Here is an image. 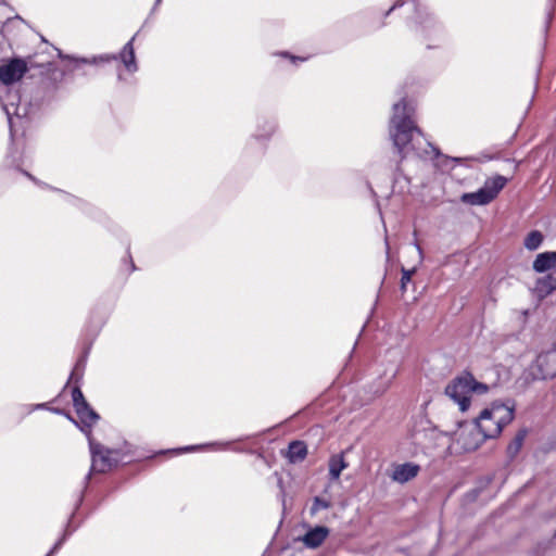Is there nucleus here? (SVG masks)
Masks as SVG:
<instances>
[{
	"mask_svg": "<svg viewBox=\"0 0 556 556\" xmlns=\"http://www.w3.org/2000/svg\"><path fill=\"white\" fill-rule=\"evenodd\" d=\"M415 108L405 98L400 99L392 105V116L389 124V135L394 150L399 156L394 167V181L402 176L401 162L414 156L419 160L444 159L455 163H462L463 157H450L444 155L440 149L425 138L421 129L416 125L413 117Z\"/></svg>",
	"mask_w": 556,
	"mask_h": 556,
	"instance_id": "1",
	"label": "nucleus"
},
{
	"mask_svg": "<svg viewBox=\"0 0 556 556\" xmlns=\"http://www.w3.org/2000/svg\"><path fill=\"white\" fill-rule=\"evenodd\" d=\"M260 433L255 434H249L244 437H240L233 441H226V442H212L207 444H201V445H187L182 447H175V448H167V450H160L151 455H144L138 447L132 445L131 443L125 441L122 446L116 448H110L101 444L100 442H97L92 437L88 438V444L91 455V467L89 472L86 475L83 486L80 490H85V493L87 492V489L89 486V482L91 479V476L93 473H105L119 465H126L130 464L136 460L141 459H153L156 456L160 455H180L182 453L187 452H194L202 450L207 446H218L222 450L229 448L230 445L236 443H250V444H256L258 440Z\"/></svg>",
	"mask_w": 556,
	"mask_h": 556,
	"instance_id": "2",
	"label": "nucleus"
},
{
	"mask_svg": "<svg viewBox=\"0 0 556 556\" xmlns=\"http://www.w3.org/2000/svg\"><path fill=\"white\" fill-rule=\"evenodd\" d=\"M40 85L37 93L28 103H22L21 96L17 92H9L7 99L0 97L2 109L7 115L10 134L13 137L17 132V127H25L31 118L38 113L43 102L53 100L60 84L63 81L65 73L58 68L55 64L42 65Z\"/></svg>",
	"mask_w": 556,
	"mask_h": 556,
	"instance_id": "3",
	"label": "nucleus"
},
{
	"mask_svg": "<svg viewBox=\"0 0 556 556\" xmlns=\"http://www.w3.org/2000/svg\"><path fill=\"white\" fill-rule=\"evenodd\" d=\"M516 403L514 400H496L490 407L481 410L478 417L473 419L472 431L478 437L473 442H465L466 450L478 448L485 440L497 438L503 429L515 418Z\"/></svg>",
	"mask_w": 556,
	"mask_h": 556,
	"instance_id": "4",
	"label": "nucleus"
},
{
	"mask_svg": "<svg viewBox=\"0 0 556 556\" xmlns=\"http://www.w3.org/2000/svg\"><path fill=\"white\" fill-rule=\"evenodd\" d=\"M412 2L414 8V31L421 37L427 49H441L445 42L446 34L443 24L431 13L428 8L417 3L416 0H395L383 13L388 17L392 12Z\"/></svg>",
	"mask_w": 556,
	"mask_h": 556,
	"instance_id": "5",
	"label": "nucleus"
},
{
	"mask_svg": "<svg viewBox=\"0 0 556 556\" xmlns=\"http://www.w3.org/2000/svg\"><path fill=\"white\" fill-rule=\"evenodd\" d=\"M489 390V384L478 381L471 371L464 370L446 384L444 394L456 403L460 412L464 413L471 405V394L483 395Z\"/></svg>",
	"mask_w": 556,
	"mask_h": 556,
	"instance_id": "6",
	"label": "nucleus"
},
{
	"mask_svg": "<svg viewBox=\"0 0 556 556\" xmlns=\"http://www.w3.org/2000/svg\"><path fill=\"white\" fill-rule=\"evenodd\" d=\"M138 34H135L122 48L119 53H104L93 55L91 58H76L73 55L64 54L61 50L56 49L58 56L62 60H68L74 63V70H78L81 65H100L110 63L112 61H121L129 74H134L138 71V63L136 60V53L134 42Z\"/></svg>",
	"mask_w": 556,
	"mask_h": 556,
	"instance_id": "7",
	"label": "nucleus"
},
{
	"mask_svg": "<svg viewBox=\"0 0 556 556\" xmlns=\"http://www.w3.org/2000/svg\"><path fill=\"white\" fill-rule=\"evenodd\" d=\"M556 377V344L552 349L541 352L525 370L527 382L553 379Z\"/></svg>",
	"mask_w": 556,
	"mask_h": 556,
	"instance_id": "8",
	"label": "nucleus"
},
{
	"mask_svg": "<svg viewBox=\"0 0 556 556\" xmlns=\"http://www.w3.org/2000/svg\"><path fill=\"white\" fill-rule=\"evenodd\" d=\"M507 184V178L495 175L485 180L483 186L475 192H465L460 201L469 205H486L491 203Z\"/></svg>",
	"mask_w": 556,
	"mask_h": 556,
	"instance_id": "9",
	"label": "nucleus"
},
{
	"mask_svg": "<svg viewBox=\"0 0 556 556\" xmlns=\"http://www.w3.org/2000/svg\"><path fill=\"white\" fill-rule=\"evenodd\" d=\"M46 64H53L50 61L42 62L40 64H37L34 60L25 61L21 58H13L10 59L7 63L2 64L0 66V81L9 87L18 80H21L24 75L31 71V70H39V74L41 75V72L45 71L42 68V65Z\"/></svg>",
	"mask_w": 556,
	"mask_h": 556,
	"instance_id": "10",
	"label": "nucleus"
},
{
	"mask_svg": "<svg viewBox=\"0 0 556 556\" xmlns=\"http://www.w3.org/2000/svg\"><path fill=\"white\" fill-rule=\"evenodd\" d=\"M103 324L104 323L102 321L99 326H97L94 328H92L91 325L88 326V328H87L88 341L84 343L83 351L75 362V365L70 374L66 386L68 383L80 384L84 374H85L87 361H88V357H89V354H90V351L92 348V343H93L94 339L97 338L98 333L100 332V329L102 328Z\"/></svg>",
	"mask_w": 556,
	"mask_h": 556,
	"instance_id": "11",
	"label": "nucleus"
},
{
	"mask_svg": "<svg viewBox=\"0 0 556 556\" xmlns=\"http://www.w3.org/2000/svg\"><path fill=\"white\" fill-rule=\"evenodd\" d=\"M277 129L278 122L275 117L261 115L256 118L255 129L251 135L250 142H257L261 153L264 154Z\"/></svg>",
	"mask_w": 556,
	"mask_h": 556,
	"instance_id": "12",
	"label": "nucleus"
},
{
	"mask_svg": "<svg viewBox=\"0 0 556 556\" xmlns=\"http://www.w3.org/2000/svg\"><path fill=\"white\" fill-rule=\"evenodd\" d=\"M75 412L77 414V421L79 424V427L77 428L87 437V439L91 438V428L100 419V415L90 406L88 402L75 408Z\"/></svg>",
	"mask_w": 556,
	"mask_h": 556,
	"instance_id": "13",
	"label": "nucleus"
},
{
	"mask_svg": "<svg viewBox=\"0 0 556 556\" xmlns=\"http://www.w3.org/2000/svg\"><path fill=\"white\" fill-rule=\"evenodd\" d=\"M330 533V530L326 526L317 525L311 527L300 540L303 544L311 549H316L323 545Z\"/></svg>",
	"mask_w": 556,
	"mask_h": 556,
	"instance_id": "14",
	"label": "nucleus"
},
{
	"mask_svg": "<svg viewBox=\"0 0 556 556\" xmlns=\"http://www.w3.org/2000/svg\"><path fill=\"white\" fill-rule=\"evenodd\" d=\"M420 466L416 463L406 462L394 466L391 473V479L400 484L407 483L418 476L420 472Z\"/></svg>",
	"mask_w": 556,
	"mask_h": 556,
	"instance_id": "15",
	"label": "nucleus"
},
{
	"mask_svg": "<svg viewBox=\"0 0 556 556\" xmlns=\"http://www.w3.org/2000/svg\"><path fill=\"white\" fill-rule=\"evenodd\" d=\"M85 495H86L85 494V490H79L76 493V498H75L73 510H72V513L68 516V519L66 521L65 528H64L63 533L61 535L65 540H67L80 527V525L83 523V521H80L77 525H74V519H75L78 510L80 509L81 505L84 504Z\"/></svg>",
	"mask_w": 556,
	"mask_h": 556,
	"instance_id": "16",
	"label": "nucleus"
},
{
	"mask_svg": "<svg viewBox=\"0 0 556 556\" xmlns=\"http://www.w3.org/2000/svg\"><path fill=\"white\" fill-rule=\"evenodd\" d=\"M556 267V251H545L536 254L532 268L535 273L543 274Z\"/></svg>",
	"mask_w": 556,
	"mask_h": 556,
	"instance_id": "17",
	"label": "nucleus"
},
{
	"mask_svg": "<svg viewBox=\"0 0 556 556\" xmlns=\"http://www.w3.org/2000/svg\"><path fill=\"white\" fill-rule=\"evenodd\" d=\"M329 478L331 481L339 480L342 471L348 468L349 464L344 458V453L331 455L329 458Z\"/></svg>",
	"mask_w": 556,
	"mask_h": 556,
	"instance_id": "18",
	"label": "nucleus"
},
{
	"mask_svg": "<svg viewBox=\"0 0 556 556\" xmlns=\"http://www.w3.org/2000/svg\"><path fill=\"white\" fill-rule=\"evenodd\" d=\"M307 455V446L303 441L294 440L288 445L287 458L291 464L302 462Z\"/></svg>",
	"mask_w": 556,
	"mask_h": 556,
	"instance_id": "19",
	"label": "nucleus"
},
{
	"mask_svg": "<svg viewBox=\"0 0 556 556\" xmlns=\"http://www.w3.org/2000/svg\"><path fill=\"white\" fill-rule=\"evenodd\" d=\"M527 434L528 429L521 428L517 431L515 438L509 442L506 448L507 457L509 459H514L518 455L523 445Z\"/></svg>",
	"mask_w": 556,
	"mask_h": 556,
	"instance_id": "20",
	"label": "nucleus"
},
{
	"mask_svg": "<svg viewBox=\"0 0 556 556\" xmlns=\"http://www.w3.org/2000/svg\"><path fill=\"white\" fill-rule=\"evenodd\" d=\"M18 22H24V21L21 16L16 15L13 18H8L7 22L3 23V25L1 26V29H0V53H5L8 51V49L11 48V45H10V41L8 38V33L10 30V28L15 23H18Z\"/></svg>",
	"mask_w": 556,
	"mask_h": 556,
	"instance_id": "21",
	"label": "nucleus"
},
{
	"mask_svg": "<svg viewBox=\"0 0 556 556\" xmlns=\"http://www.w3.org/2000/svg\"><path fill=\"white\" fill-rule=\"evenodd\" d=\"M535 289L539 294L547 296L556 291V277L553 275H546L536 280Z\"/></svg>",
	"mask_w": 556,
	"mask_h": 556,
	"instance_id": "22",
	"label": "nucleus"
},
{
	"mask_svg": "<svg viewBox=\"0 0 556 556\" xmlns=\"http://www.w3.org/2000/svg\"><path fill=\"white\" fill-rule=\"evenodd\" d=\"M64 201L73 206L78 207L89 216H93L98 212V210L90 203L68 193H64Z\"/></svg>",
	"mask_w": 556,
	"mask_h": 556,
	"instance_id": "23",
	"label": "nucleus"
},
{
	"mask_svg": "<svg viewBox=\"0 0 556 556\" xmlns=\"http://www.w3.org/2000/svg\"><path fill=\"white\" fill-rule=\"evenodd\" d=\"M544 236L540 230H531L525 238L523 245L529 251L538 250L543 243Z\"/></svg>",
	"mask_w": 556,
	"mask_h": 556,
	"instance_id": "24",
	"label": "nucleus"
},
{
	"mask_svg": "<svg viewBox=\"0 0 556 556\" xmlns=\"http://www.w3.org/2000/svg\"><path fill=\"white\" fill-rule=\"evenodd\" d=\"M332 505L331 501L321 496H314L312 506L309 507V515L315 516L321 509H328Z\"/></svg>",
	"mask_w": 556,
	"mask_h": 556,
	"instance_id": "25",
	"label": "nucleus"
},
{
	"mask_svg": "<svg viewBox=\"0 0 556 556\" xmlns=\"http://www.w3.org/2000/svg\"><path fill=\"white\" fill-rule=\"evenodd\" d=\"M72 401L74 408H77L78 406H81L87 403V400L85 399V395L81 391L80 384L76 383L72 388Z\"/></svg>",
	"mask_w": 556,
	"mask_h": 556,
	"instance_id": "26",
	"label": "nucleus"
},
{
	"mask_svg": "<svg viewBox=\"0 0 556 556\" xmlns=\"http://www.w3.org/2000/svg\"><path fill=\"white\" fill-rule=\"evenodd\" d=\"M402 277H401V283H400V290L402 293H405L407 290L408 283L412 282L413 275L416 273V268L406 269L405 267H402Z\"/></svg>",
	"mask_w": 556,
	"mask_h": 556,
	"instance_id": "27",
	"label": "nucleus"
},
{
	"mask_svg": "<svg viewBox=\"0 0 556 556\" xmlns=\"http://www.w3.org/2000/svg\"><path fill=\"white\" fill-rule=\"evenodd\" d=\"M275 55L287 59L294 65H298L299 63H302L306 60V58L294 55L288 51H280V52L275 53Z\"/></svg>",
	"mask_w": 556,
	"mask_h": 556,
	"instance_id": "28",
	"label": "nucleus"
},
{
	"mask_svg": "<svg viewBox=\"0 0 556 556\" xmlns=\"http://www.w3.org/2000/svg\"><path fill=\"white\" fill-rule=\"evenodd\" d=\"M33 409H36V410H49V412H51L53 414H63V408L51 407L49 405V403H38V404H35Z\"/></svg>",
	"mask_w": 556,
	"mask_h": 556,
	"instance_id": "29",
	"label": "nucleus"
},
{
	"mask_svg": "<svg viewBox=\"0 0 556 556\" xmlns=\"http://www.w3.org/2000/svg\"><path fill=\"white\" fill-rule=\"evenodd\" d=\"M420 422L426 425L424 427V430H427V429L435 430L437 429L435 426L432 425L431 420L428 419L427 417L421 418Z\"/></svg>",
	"mask_w": 556,
	"mask_h": 556,
	"instance_id": "30",
	"label": "nucleus"
},
{
	"mask_svg": "<svg viewBox=\"0 0 556 556\" xmlns=\"http://www.w3.org/2000/svg\"><path fill=\"white\" fill-rule=\"evenodd\" d=\"M63 417H66L71 422H73L76 427H79V424L77 421V419H75L68 412H65L63 409Z\"/></svg>",
	"mask_w": 556,
	"mask_h": 556,
	"instance_id": "31",
	"label": "nucleus"
},
{
	"mask_svg": "<svg viewBox=\"0 0 556 556\" xmlns=\"http://www.w3.org/2000/svg\"><path fill=\"white\" fill-rule=\"evenodd\" d=\"M5 163L8 166L15 167L16 169H18V164L10 155L7 156Z\"/></svg>",
	"mask_w": 556,
	"mask_h": 556,
	"instance_id": "32",
	"label": "nucleus"
},
{
	"mask_svg": "<svg viewBox=\"0 0 556 556\" xmlns=\"http://www.w3.org/2000/svg\"><path fill=\"white\" fill-rule=\"evenodd\" d=\"M480 493V490L479 489H473L472 491L468 492L467 493V496L470 498V500H476L478 497Z\"/></svg>",
	"mask_w": 556,
	"mask_h": 556,
	"instance_id": "33",
	"label": "nucleus"
},
{
	"mask_svg": "<svg viewBox=\"0 0 556 556\" xmlns=\"http://www.w3.org/2000/svg\"><path fill=\"white\" fill-rule=\"evenodd\" d=\"M232 450L237 453H252L251 448H245L241 446H235Z\"/></svg>",
	"mask_w": 556,
	"mask_h": 556,
	"instance_id": "34",
	"label": "nucleus"
},
{
	"mask_svg": "<svg viewBox=\"0 0 556 556\" xmlns=\"http://www.w3.org/2000/svg\"><path fill=\"white\" fill-rule=\"evenodd\" d=\"M35 406V404H27V405H24L23 406V409H24V413L25 414H31L33 412H35L36 409H33V407Z\"/></svg>",
	"mask_w": 556,
	"mask_h": 556,
	"instance_id": "35",
	"label": "nucleus"
},
{
	"mask_svg": "<svg viewBox=\"0 0 556 556\" xmlns=\"http://www.w3.org/2000/svg\"><path fill=\"white\" fill-rule=\"evenodd\" d=\"M65 542H66V540L64 538L60 536L59 540L53 544V546H55L56 548L60 549Z\"/></svg>",
	"mask_w": 556,
	"mask_h": 556,
	"instance_id": "36",
	"label": "nucleus"
},
{
	"mask_svg": "<svg viewBox=\"0 0 556 556\" xmlns=\"http://www.w3.org/2000/svg\"><path fill=\"white\" fill-rule=\"evenodd\" d=\"M552 18H553V12H552V10H551V11H548V13H547L546 24H545V30H547V28L549 27V24H551V22H552Z\"/></svg>",
	"mask_w": 556,
	"mask_h": 556,
	"instance_id": "37",
	"label": "nucleus"
},
{
	"mask_svg": "<svg viewBox=\"0 0 556 556\" xmlns=\"http://www.w3.org/2000/svg\"><path fill=\"white\" fill-rule=\"evenodd\" d=\"M60 549L55 546H52L50 551L46 554V556H54Z\"/></svg>",
	"mask_w": 556,
	"mask_h": 556,
	"instance_id": "38",
	"label": "nucleus"
},
{
	"mask_svg": "<svg viewBox=\"0 0 556 556\" xmlns=\"http://www.w3.org/2000/svg\"><path fill=\"white\" fill-rule=\"evenodd\" d=\"M128 258H129L128 261H129V265H130V271L136 270V265H135V263H134V261H132L131 256H130V255H128Z\"/></svg>",
	"mask_w": 556,
	"mask_h": 556,
	"instance_id": "39",
	"label": "nucleus"
},
{
	"mask_svg": "<svg viewBox=\"0 0 556 556\" xmlns=\"http://www.w3.org/2000/svg\"><path fill=\"white\" fill-rule=\"evenodd\" d=\"M23 174H24L25 176H27L29 179H31V180H34V181H35V177H34V176H31L28 172H23Z\"/></svg>",
	"mask_w": 556,
	"mask_h": 556,
	"instance_id": "40",
	"label": "nucleus"
},
{
	"mask_svg": "<svg viewBox=\"0 0 556 556\" xmlns=\"http://www.w3.org/2000/svg\"><path fill=\"white\" fill-rule=\"evenodd\" d=\"M367 187H368V189L370 190L371 194H374V195H375L376 193H375V191H374V189H372L371 185H370L368 181H367Z\"/></svg>",
	"mask_w": 556,
	"mask_h": 556,
	"instance_id": "41",
	"label": "nucleus"
},
{
	"mask_svg": "<svg viewBox=\"0 0 556 556\" xmlns=\"http://www.w3.org/2000/svg\"><path fill=\"white\" fill-rule=\"evenodd\" d=\"M162 2V0H155V3H154V7L152 9V11H154L156 9V7Z\"/></svg>",
	"mask_w": 556,
	"mask_h": 556,
	"instance_id": "42",
	"label": "nucleus"
},
{
	"mask_svg": "<svg viewBox=\"0 0 556 556\" xmlns=\"http://www.w3.org/2000/svg\"><path fill=\"white\" fill-rule=\"evenodd\" d=\"M415 247H416V249L418 250V252L421 254V253H422V250H421L420 245H419L418 243H415Z\"/></svg>",
	"mask_w": 556,
	"mask_h": 556,
	"instance_id": "43",
	"label": "nucleus"
},
{
	"mask_svg": "<svg viewBox=\"0 0 556 556\" xmlns=\"http://www.w3.org/2000/svg\"><path fill=\"white\" fill-rule=\"evenodd\" d=\"M483 425H488L489 427H493L492 421H482Z\"/></svg>",
	"mask_w": 556,
	"mask_h": 556,
	"instance_id": "44",
	"label": "nucleus"
},
{
	"mask_svg": "<svg viewBox=\"0 0 556 556\" xmlns=\"http://www.w3.org/2000/svg\"><path fill=\"white\" fill-rule=\"evenodd\" d=\"M400 96H402V97H401V99H402V98L407 99V98H406V96H403V92H400ZM406 101L408 102V100H406ZM409 103L413 105V103H412L410 101H409Z\"/></svg>",
	"mask_w": 556,
	"mask_h": 556,
	"instance_id": "45",
	"label": "nucleus"
},
{
	"mask_svg": "<svg viewBox=\"0 0 556 556\" xmlns=\"http://www.w3.org/2000/svg\"><path fill=\"white\" fill-rule=\"evenodd\" d=\"M382 26H384V23H383V22H381V23L378 25V28H380V27H382Z\"/></svg>",
	"mask_w": 556,
	"mask_h": 556,
	"instance_id": "46",
	"label": "nucleus"
},
{
	"mask_svg": "<svg viewBox=\"0 0 556 556\" xmlns=\"http://www.w3.org/2000/svg\"><path fill=\"white\" fill-rule=\"evenodd\" d=\"M4 3H5L4 0H0V4H4Z\"/></svg>",
	"mask_w": 556,
	"mask_h": 556,
	"instance_id": "47",
	"label": "nucleus"
}]
</instances>
